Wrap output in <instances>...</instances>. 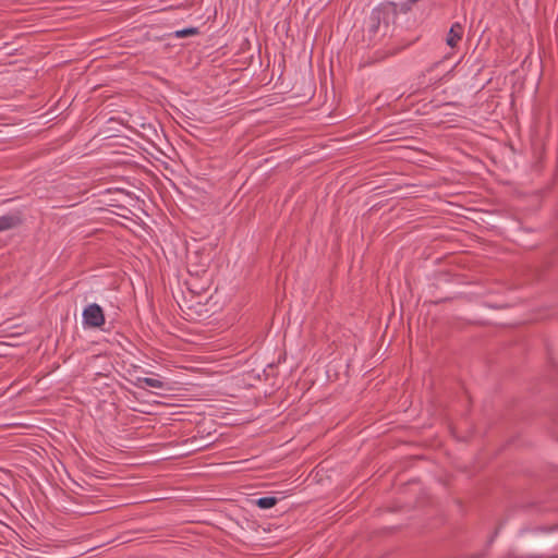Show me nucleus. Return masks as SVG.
<instances>
[{
  "label": "nucleus",
  "mask_w": 558,
  "mask_h": 558,
  "mask_svg": "<svg viewBox=\"0 0 558 558\" xmlns=\"http://www.w3.org/2000/svg\"><path fill=\"white\" fill-rule=\"evenodd\" d=\"M15 223V219L10 216L0 217V231L8 230L12 228Z\"/></svg>",
  "instance_id": "5"
},
{
  "label": "nucleus",
  "mask_w": 558,
  "mask_h": 558,
  "mask_svg": "<svg viewBox=\"0 0 558 558\" xmlns=\"http://www.w3.org/2000/svg\"><path fill=\"white\" fill-rule=\"evenodd\" d=\"M254 504L260 509H270L277 504V498L275 497H262L254 500Z\"/></svg>",
  "instance_id": "4"
},
{
  "label": "nucleus",
  "mask_w": 558,
  "mask_h": 558,
  "mask_svg": "<svg viewBox=\"0 0 558 558\" xmlns=\"http://www.w3.org/2000/svg\"><path fill=\"white\" fill-rule=\"evenodd\" d=\"M194 34H196V29L195 28H184V29L175 32V36L178 38L187 37V36L194 35Z\"/></svg>",
  "instance_id": "6"
},
{
  "label": "nucleus",
  "mask_w": 558,
  "mask_h": 558,
  "mask_svg": "<svg viewBox=\"0 0 558 558\" xmlns=\"http://www.w3.org/2000/svg\"><path fill=\"white\" fill-rule=\"evenodd\" d=\"M137 386L141 388L150 387L155 389H165L167 383L157 377H140L137 378Z\"/></svg>",
  "instance_id": "3"
},
{
  "label": "nucleus",
  "mask_w": 558,
  "mask_h": 558,
  "mask_svg": "<svg viewBox=\"0 0 558 558\" xmlns=\"http://www.w3.org/2000/svg\"><path fill=\"white\" fill-rule=\"evenodd\" d=\"M464 34L463 26L460 23H454L450 27L447 36L446 43L450 48H456L460 40L462 39Z\"/></svg>",
  "instance_id": "2"
},
{
  "label": "nucleus",
  "mask_w": 558,
  "mask_h": 558,
  "mask_svg": "<svg viewBox=\"0 0 558 558\" xmlns=\"http://www.w3.org/2000/svg\"><path fill=\"white\" fill-rule=\"evenodd\" d=\"M84 323L89 327H100L105 323V316L98 304H89L83 312Z\"/></svg>",
  "instance_id": "1"
}]
</instances>
